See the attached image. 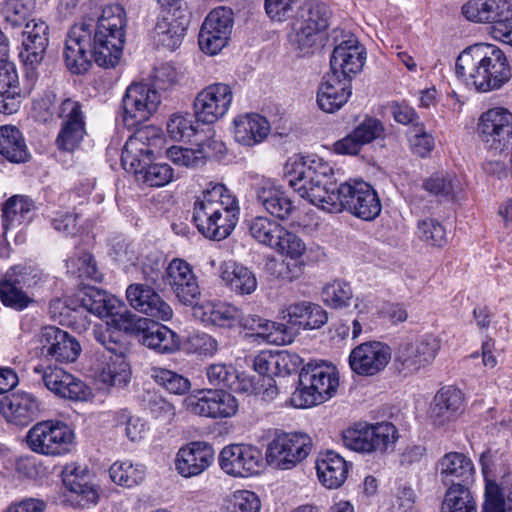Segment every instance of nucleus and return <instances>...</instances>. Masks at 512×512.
Returning <instances> with one entry per match:
<instances>
[{
  "label": "nucleus",
  "instance_id": "f257e3e1",
  "mask_svg": "<svg viewBox=\"0 0 512 512\" xmlns=\"http://www.w3.org/2000/svg\"><path fill=\"white\" fill-rule=\"evenodd\" d=\"M126 24L125 10L119 4L102 7L96 21L83 18L74 24L63 52L67 69L83 74L91 67L92 58L101 67H115L122 56Z\"/></svg>",
  "mask_w": 512,
  "mask_h": 512
},
{
  "label": "nucleus",
  "instance_id": "f03ea898",
  "mask_svg": "<svg viewBox=\"0 0 512 512\" xmlns=\"http://www.w3.org/2000/svg\"><path fill=\"white\" fill-rule=\"evenodd\" d=\"M455 72L480 93L498 90L511 78V69L504 52L486 43H478L463 50L456 60Z\"/></svg>",
  "mask_w": 512,
  "mask_h": 512
},
{
  "label": "nucleus",
  "instance_id": "7ed1b4c3",
  "mask_svg": "<svg viewBox=\"0 0 512 512\" xmlns=\"http://www.w3.org/2000/svg\"><path fill=\"white\" fill-rule=\"evenodd\" d=\"M284 174L300 197L322 210L337 190L332 167L316 156L293 155L284 165Z\"/></svg>",
  "mask_w": 512,
  "mask_h": 512
},
{
  "label": "nucleus",
  "instance_id": "20e7f679",
  "mask_svg": "<svg viewBox=\"0 0 512 512\" xmlns=\"http://www.w3.org/2000/svg\"><path fill=\"white\" fill-rule=\"evenodd\" d=\"M339 386L336 367L325 362L308 364L299 374V387L289 398L295 408H308L333 397Z\"/></svg>",
  "mask_w": 512,
  "mask_h": 512
},
{
  "label": "nucleus",
  "instance_id": "39448f33",
  "mask_svg": "<svg viewBox=\"0 0 512 512\" xmlns=\"http://www.w3.org/2000/svg\"><path fill=\"white\" fill-rule=\"evenodd\" d=\"M348 211L353 216L365 221L374 220L382 210V204L374 188L362 181H348L337 187L324 211L339 213Z\"/></svg>",
  "mask_w": 512,
  "mask_h": 512
},
{
  "label": "nucleus",
  "instance_id": "423d86ee",
  "mask_svg": "<svg viewBox=\"0 0 512 512\" xmlns=\"http://www.w3.org/2000/svg\"><path fill=\"white\" fill-rule=\"evenodd\" d=\"M476 135L488 152H506L512 144V112L505 107L482 112L477 119Z\"/></svg>",
  "mask_w": 512,
  "mask_h": 512
},
{
  "label": "nucleus",
  "instance_id": "0eeeda50",
  "mask_svg": "<svg viewBox=\"0 0 512 512\" xmlns=\"http://www.w3.org/2000/svg\"><path fill=\"white\" fill-rule=\"evenodd\" d=\"M74 433L61 421L46 420L36 423L26 435L28 447L45 456H60L70 452Z\"/></svg>",
  "mask_w": 512,
  "mask_h": 512
},
{
  "label": "nucleus",
  "instance_id": "6e6552de",
  "mask_svg": "<svg viewBox=\"0 0 512 512\" xmlns=\"http://www.w3.org/2000/svg\"><path fill=\"white\" fill-rule=\"evenodd\" d=\"M164 143L161 131L154 126L138 129L126 141L121 155L124 170L135 174L152 162Z\"/></svg>",
  "mask_w": 512,
  "mask_h": 512
},
{
  "label": "nucleus",
  "instance_id": "1a4fd4ad",
  "mask_svg": "<svg viewBox=\"0 0 512 512\" xmlns=\"http://www.w3.org/2000/svg\"><path fill=\"white\" fill-rule=\"evenodd\" d=\"M311 438L303 433H277L266 449V461L270 466L290 470L309 455Z\"/></svg>",
  "mask_w": 512,
  "mask_h": 512
},
{
  "label": "nucleus",
  "instance_id": "9d476101",
  "mask_svg": "<svg viewBox=\"0 0 512 512\" xmlns=\"http://www.w3.org/2000/svg\"><path fill=\"white\" fill-rule=\"evenodd\" d=\"M440 347V341L433 335H425L415 341L404 342L395 352L394 367L404 376L415 374L434 361Z\"/></svg>",
  "mask_w": 512,
  "mask_h": 512
},
{
  "label": "nucleus",
  "instance_id": "9b49d317",
  "mask_svg": "<svg viewBox=\"0 0 512 512\" xmlns=\"http://www.w3.org/2000/svg\"><path fill=\"white\" fill-rule=\"evenodd\" d=\"M238 401L223 389H206L184 398L183 407L193 415L224 419L234 416L238 411Z\"/></svg>",
  "mask_w": 512,
  "mask_h": 512
},
{
  "label": "nucleus",
  "instance_id": "f8f14e48",
  "mask_svg": "<svg viewBox=\"0 0 512 512\" xmlns=\"http://www.w3.org/2000/svg\"><path fill=\"white\" fill-rule=\"evenodd\" d=\"M160 102L158 90L150 84L132 83L122 99V119L125 126L133 128L148 120Z\"/></svg>",
  "mask_w": 512,
  "mask_h": 512
},
{
  "label": "nucleus",
  "instance_id": "ddd939ff",
  "mask_svg": "<svg viewBox=\"0 0 512 512\" xmlns=\"http://www.w3.org/2000/svg\"><path fill=\"white\" fill-rule=\"evenodd\" d=\"M37 275L26 266H14L0 278V300L6 307L16 311L26 309L34 302L26 289L37 283Z\"/></svg>",
  "mask_w": 512,
  "mask_h": 512
},
{
  "label": "nucleus",
  "instance_id": "4468645a",
  "mask_svg": "<svg viewBox=\"0 0 512 512\" xmlns=\"http://www.w3.org/2000/svg\"><path fill=\"white\" fill-rule=\"evenodd\" d=\"M57 115L61 128L56 145L60 150L72 152L80 146L86 134L83 106L75 99L66 98L59 105Z\"/></svg>",
  "mask_w": 512,
  "mask_h": 512
},
{
  "label": "nucleus",
  "instance_id": "2eb2a0df",
  "mask_svg": "<svg viewBox=\"0 0 512 512\" xmlns=\"http://www.w3.org/2000/svg\"><path fill=\"white\" fill-rule=\"evenodd\" d=\"M233 99L232 88L225 83H214L201 90L194 99V116L203 124H213L229 110Z\"/></svg>",
  "mask_w": 512,
  "mask_h": 512
},
{
  "label": "nucleus",
  "instance_id": "dca6fc26",
  "mask_svg": "<svg viewBox=\"0 0 512 512\" xmlns=\"http://www.w3.org/2000/svg\"><path fill=\"white\" fill-rule=\"evenodd\" d=\"M233 26L231 9L219 7L205 18L199 32V47L209 55L220 52L228 43Z\"/></svg>",
  "mask_w": 512,
  "mask_h": 512
},
{
  "label": "nucleus",
  "instance_id": "f3484780",
  "mask_svg": "<svg viewBox=\"0 0 512 512\" xmlns=\"http://www.w3.org/2000/svg\"><path fill=\"white\" fill-rule=\"evenodd\" d=\"M219 465L230 476L249 477L261 470L263 465L262 452L253 445H228L220 452Z\"/></svg>",
  "mask_w": 512,
  "mask_h": 512
},
{
  "label": "nucleus",
  "instance_id": "a211bd4d",
  "mask_svg": "<svg viewBox=\"0 0 512 512\" xmlns=\"http://www.w3.org/2000/svg\"><path fill=\"white\" fill-rule=\"evenodd\" d=\"M391 361V349L380 341H369L356 346L349 355L351 370L360 376H374Z\"/></svg>",
  "mask_w": 512,
  "mask_h": 512
},
{
  "label": "nucleus",
  "instance_id": "6ab92c4d",
  "mask_svg": "<svg viewBox=\"0 0 512 512\" xmlns=\"http://www.w3.org/2000/svg\"><path fill=\"white\" fill-rule=\"evenodd\" d=\"M39 344L42 355L61 363L74 362L81 352L77 339L55 326H47L41 330Z\"/></svg>",
  "mask_w": 512,
  "mask_h": 512
},
{
  "label": "nucleus",
  "instance_id": "aec40b11",
  "mask_svg": "<svg viewBox=\"0 0 512 512\" xmlns=\"http://www.w3.org/2000/svg\"><path fill=\"white\" fill-rule=\"evenodd\" d=\"M229 190L223 184H213L202 193L194 204L193 221L201 234L205 237L212 233L217 219L221 215L224 205V196Z\"/></svg>",
  "mask_w": 512,
  "mask_h": 512
},
{
  "label": "nucleus",
  "instance_id": "412c9836",
  "mask_svg": "<svg viewBox=\"0 0 512 512\" xmlns=\"http://www.w3.org/2000/svg\"><path fill=\"white\" fill-rule=\"evenodd\" d=\"M35 373L41 375L45 387L55 395L70 400H86L90 391L86 384L64 369L57 366L35 367Z\"/></svg>",
  "mask_w": 512,
  "mask_h": 512
},
{
  "label": "nucleus",
  "instance_id": "4be33fe9",
  "mask_svg": "<svg viewBox=\"0 0 512 512\" xmlns=\"http://www.w3.org/2000/svg\"><path fill=\"white\" fill-rule=\"evenodd\" d=\"M214 458L212 445L203 441L190 442L177 452L175 467L181 476L194 477L207 470Z\"/></svg>",
  "mask_w": 512,
  "mask_h": 512
},
{
  "label": "nucleus",
  "instance_id": "5701e85b",
  "mask_svg": "<svg viewBox=\"0 0 512 512\" xmlns=\"http://www.w3.org/2000/svg\"><path fill=\"white\" fill-rule=\"evenodd\" d=\"M365 62L364 48L354 36L339 43L333 50L330 66L331 74L340 78H349L359 73Z\"/></svg>",
  "mask_w": 512,
  "mask_h": 512
},
{
  "label": "nucleus",
  "instance_id": "b1692460",
  "mask_svg": "<svg viewBox=\"0 0 512 512\" xmlns=\"http://www.w3.org/2000/svg\"><path fill=\"white\" fill-rule=\"evenodd\" d=\"M164 282L184 304H192L200 294L197 278L191 266L182 259H173L169 263Z\"/></svg>",
  "mask_w": 512,
  "mask_h": 512
},
{
  "label": "nucleus",
  "instance_id": "393cba45",
  "mask_svg": "<svg viewBox=\"0 0 512 512\" xmlns=\"http://www.w3.org/2000/svg\"><path fill=\"white\" fill-rule=\"evenodd\" d=\"M23 50L20 57L26 66L34 69L44 59L49 45V27L41 19H31L22 30Z\"/></svg>",
  "mask_w": 512,
  "mask_h": 512
},
{
  "label": "nucleus",
  "instance_id": "a878e982",
  "mask_svg": "<svg viewBox=\"0 0 512 512\" xmlns=\"http://www.w3.org/2000/svg\"><path fill=\"white\" fill-rule=\"evenodd\" d=\"M130 305L141 313L162 321L173 316L172 308L152 288L144 284H131L126 290Z\"/></svg>",
  "mask_w": 512,
  "mask_h": 512
},
{
  "label": "nucleus",
  "instance_id": "bb28decb",
  "mask_svg": "<svg viewBox=\"0 0 512 512\" xmlns=\"http://www.w3.org/2000/svg\"><path fill=\"white\" fill-rule=\"evenodd\" d=\"M437 469L441 482L446 486L461 485L468 488L475 475V467L472 460L460 452H448L437 463Z\"/></svg>",
  "mask_w": 512,
  "mask_h": 512
},
{
  "label": "nucleus",
  "instance_id": "cd10ccee",
  "mask_svg": "<svg viewBox=\"0 0 512 512\" xmlns=\"http://www.w3.org/2000/svg\"><path fill=\"white\" fill-rule=\"evenodd\" d=\"M385 128L376 118L366 117L351 133L334 143V151L342 155H357L362 147L382 138Z\"/></svg>",
  "mask_w": 512,
  "mask_h": 512
},
{
  "label": "nucleus",
  "instance_id": "c85d7f7f",
  "mask_svg": "<svg viewBox=\"0 0 512 512\" xmlns=\"http://www.w3.org/2000/svg\"><path fill=\"white\" fill-rule=\"evenodd\" d=\"M188 25L185 11L182 9L161 10L154 28L157 42L170 50L177 48Z\"/></svg>",
  "mask_w": 512,
  "mask_h": 512
},
{
  "label": "nucleus",
  "instance_id": "c756f323",
  "mask_svg": "<svg viewBox=\"0 0 512 512\" xmlns=\"http://www.w3.org/2000/svg\"><path fill=\"white\" fill-rule=\"evenodd\" d=\"M462 14L472 22H495L496 27L512 18L508 0H470L462 6Z\"/></svg>",
  "mask_w": 512,
  "mask_h": 512
},
{
  "label": "nucleus",
  "instance_id": "7c9ffc66",
  "mask_svg": "<svg viewBox=\"0 0 512 512\" xmlns=\"http://www.w3.org/2000/svg\"><path fill=\"white\" fill-rule=\"evenodd\" d=\"M282 320L303 330L322 327L328 321L327 312L318 304L300 301L284 306L280 310Z\"/></svg>",
  "mask_w": 512,
  "mask_h": 512
},
{
  "label": "nucleus",
  "instance_id": "2f4dec72",
  "mask_svg": "<svg viewBox=\"0 0 512 512\" xmlns=\"http://www.w3.org/2000/svg\"><path fill=\"white\" fill-rule=\"evenodd\" d=\"M0 412L8 422L25 426L37 417L39 402L31 393L16 392L1 400Z\"/></svg>",
  "mask_w": 512,
  "mask_h": 512
},
{
  "label": "nucleus",
  "instance_id": "473e14b6",
  "mask_svg": "<svg viewBox=\"0 0 512 512\" xmlns=\"http://www.w3.org/2000/svg\"><path fill=\"white\" fill-rule=\"evenodd\" d=\"M352 85L349 78L338 74H327L317 93V103L323 111L334 113L345 105L351 96Z\"/></svg>",
  "mask_w": 512,
  "mask_h": 512
},
{
  "label": "nucleus",
  "instance_id": "72a5a7b5",
  "mask_svg": "<svg viewBox=\"0 0 512 512\" xmlns=\"http://www.w3.org/2000/svg\"><path fill=\"white\" fill-rule=\"evenodd\" d=\"M16 66L8 59L0 60V113H16L22 102Z\"/></svg>",
  "mask_w": 512,
  "mask_h": 512
},
{
  "label": "nucleus",
  "instance_id": "f704fd0d",
  "mask_svg": "<svg viewBox=\"0 0 512 512\" xmlns=\"http://www.w3.org/2000/svg\"><path fill=\"white\" fill-rule=\"evenodd\" d=\"M316 472L323 486L328 489H337L348 477L349 464L340 454L326 451L317 457Z\"/></svg>",
  "mask_w": 512,
  "mask_h": 512
},
{
  "label": "nucleus",
  "instance_id": "c9c22d12",
  "mask_svg": "<svg viewBox=\"0 0 512 512\" xmlns=\"http://www.w3.org/2000/svg\"><path fill=\"white\" fill-rule=\"evenodd\" d=\"M234 138L243 146H254L261 143L270 133L267 119L256 113L237 116L234 121Z\"/></svg>",
  "mask_w": 512,
  "mask_h": 512
},
{
  "label": "nucleus",
  "instance_id": "e433bc0d",
  "mask_svg": "<svg viewBox=\"0 0 512 512\" xmlns=\"http://www.w3.org/2000/svg\"><path fill=\"white\" fill-rule=\"evenodd\" d=\"M256 198L270 215L281 220L289 218L295 210L288 194L269 181H264L257 187Z\"/></svg>",
  "mask_w": 512,
  "mask_h": 512
},
{
  "label": "nucleus",
  "instance_id": "4c0bfd02",
  "mask_svg": "<svg viewBox=\"0 0 512 512\" xmlns=\"http://www.w3.org/2000/svg\"><path fill=\"white\" fill-rule=\"evenodd\" d=\"M139 341L146 347L162 354H171L179 350L180 337L165 325L149 322L144 325Z\"/></svg>",
  "mask_w": 512,
  "mask_h": 512
},
{
  "label": "nucleus",
  "instance_id": "58836bf2",
  "mask_svg": "<svg viewBox=\"0 0 512 512\" xmlns=\"http://www.w3.org/2000/svg\"><path fill=\"white\" fill-rule=\"evenodd\" d=\"M62 477L64 486L76 496L75 499L80 505L97 503L98 492L89 483L85 469H81L74 463L67 464L62 471Z\"/></svg>",
  "mask_w": 512,
  "mask_h": 512
},
{
  "label": "nucleus",
  "instance_id": "ea45409f",
  "mask_svg": "<svg viewBox=\"0 0 512 512\" xmlns=\"http://www.w3.org/2000/svg\"><path fill=\"white\" fill-rule=\"evenodd\" d=\"M193 316L205 325L231 327L238 318V310L223 302L203 301L193 307Z\"/></svg>",
  "mask_w": 512,
  "mask_h": 512
},
{
  "label": "nucleus",
  "instance_id": "a19ab883",
  "mask_svg": "<svg viewBox=\"0 0 512 512\" xmlns=\"http://www.w3.org/2000/svg\"><path fill=\"white\" fill-rule=\"evenodd\" d=\"M34 208L33 201L27 196L14 195L10 197L2 208L3 236L10 229L29 223L32 219Z\"/></svg>",
  "mask_w": 512,
  "mask_h": 512
},
{
  "label": "nucleus",
  "instance_id": "79ce46f5",
  "mask_svg": "<svg viewBox=\"0 0 512 512\" xmlns=\"http://www.w3.org/2000/svg\"><path fill=\"white\" fill-rule=\"evenodd\" d=\"M0 154L11 163H24L30 158L24 136L16 126H0Z\"/></svg>",
  "mask_w": 512,
  "mask_h": 512
},
{
  "label": "nucleus",
  "instance_id": "37998d69",
  "mask_svg": "<svg viewBox=\"0 0 512 512\" xmlns=\"http://www.w3.org/2000/svg\"><path fill=\"white\" fill-rule=\"evenodd\" d=\"M221 278L231 290L241 295H249L257 288L255 274L234 262L224 263L221 267Z\"/></svg>",
  "mask_w": 512,
  "mask_h": 512
},
{
  "label": "nucleus",
  "instance_id": "c03bdc74",
  "mask_svg": "<svg viewBox=\"0 0 512 512\" xmlns=\"http://www.w3.org/2000/svg\"><path fill=\"white\" fill-rule=\"evenodd\" d=\"M241 324L250 330H258L257 334L265 337L268 342L278 345L289 344L293 335L284 324L264 320L258 316H248L241 319Z\"/></svg>",
  "mask_w": 512,
  "mask_h": 512
},
{
  "label": "nucleus",
  "instance_id": "a18cd8bd",
  "mask_svg": "<svg viewBox=\"0 0 512 512\" xmlns=\"http://www.w3.org/2000/svg\"><path fill=\"white\" fill-rule=\"evenodd\" d=\"M106 362L98 373V379L111 387H125L131 379V371L125 355L104 356Z\"/></svg>",
  "mask_w": 512,
  "mask_h": 512
},
{
  "label": "nucleus",
  "instance_id": "49530a36",
  "mask_svg": "<svg viewBox=\"0 0 512 512\" xmlns=\"http://www.w3.org/2000/svg\"><path fill=\"white\" fill-rule=\"evenodd\" d=\"M221 215L212 228V233H209L207 238L213 240H223L228 237L238 222L240 207L236 197L232 193L224 196V205Z\"/></svg>",
  "mask_w": 512,
  "mask_h": 512
},
{
  "label": "nucleus",
  "instance_id": "de8ad7c7",
  "mask_svg": "<svg viewBox=\"0 0 512 512\" xmlns=\"http://www.w3.org/2000/svg\"><path fill=\"white\" fill-rule=\"evenodd\" d=\"M423 189L442 200L452 201L460 192L461 187L454 174L439 172L423 182Z\"/></svg>",
  "mask_w": 512,
  "mask_h": 512
},
{
  "label": "nucleus",
  "instance_id": "09e8293b",
  "mask_svg": "<svg viewBox=\"0 0 512 512\" xmlns=\"http://www.w3.org/2000/svg\"><path fill=\"white\" fill-rule=\"evenodd\" d=\"M81 305L89 313L104 318L114 313L113 309L120 308V301L105 291L89 288L81 299Z\"/></svg>",
  "mask_w": 512,
  "mask_h": 512
},
{
  "label": "nucleus",
  "instance_id": "8fccbe9b",
  "mask_svg": "<svg viewBox=\"0 0 512 512\" xmlns=\"http://www.w3.org/2000/svg\"><path fill=\"white\" fill-rule=\"evenodd\" d=\"M441 512H477L470 489L459 484L448 487L442 500Z\"/></svg>",
  "mask_w": 512,
  "mask_h": 512
},
{
  "label": "nucleus",
  "instance_id": "3c124183",
  "mask_svg": "<svg viewBox=\"0 0 512 512\" xmlns=\"http://www.w3.org/2000/svg\"><path fill=\"white\" fill-rule=\"evenodd\" d=\"M111 480L122 487L132 488L142 483L146 476L145 467L130 461H116L109 469Z\"/></svg>",
  "mask_w": 512,
  "mask_h": 512
},
{
  "label": "nucleus",
  "instance_id": "603ef678",
  "mask_svg": "<svg viewBox=\"0 0 512 512\" xmlns=\"http://www.w3.org/2000/svg\"><path fill=\"white\" fill-rule=\"evenodd\" d=\"M35 5L36 0H6L1 9L5 24L12 29L24 28Z\"/></svg>",
  "mask_w": 512,
  "mask_h": 512
},
{
  "label": "nucleus",
  "instance_id": "864d4df0",
  "mask_svg": "<svg viewBox=\"0 0 512 512\" xmlns=\"http://www.w3.org/2000/svg\"><path fill=\"white\" fill-rule=\"evenodd\" d=\"M284 226L264 216L253 218L249 222L250 235L259 243L273 248Z\"/></svg>",
  "mask_w": 512,
  "mask_h": 512
},
{
  "label": "nucleus",
  "instance_id": "5fc2aeb1",
  "mask_svg": "<svg viewBox=\"0 0 512 512\" xmlns=\"http://www.w3.org/2000/svg\"><path fill=\"white\" fill-rule=\"evenodd\" d=\"M371 449L374 454H384L398 439V431L390 422L369 424Z\"/></svg>",
  "mask_w": 512,
  "mask_h": 512
},
{
  "label": "nucleus",
  "instance_id": "6e6d98bb",
  "mask_svg": "<svg viewBox=\"0 0 512 512\" xmlns=\"http://www.w3.org/2000/svg\"><path fill=\"white\" fill-rule=\"evenodd\" d=\"M136 180L150 187H163L174 179L172 167L166 163H148L135 174Z\"/></svg>",
  "mask_w": 512,
  "mask_h": 512
},
{
  "label": "nucleus",
  "instance_id": "4d7b16f0",
  "mask_svg": "<svg viewBox=\"0 0 512 512\" xmlns=\"http://www.w3.org/2000/svg\"><path fill=\"white\" fill-rule=\"evenodd\" d=\"M343 445L355 452L372 454L368 423H357L342 433Z\"/></svg>",
  "mask_w": 512,
  "mask_h": 512
},
{
  "label": "nucleus",
  "instance_id": "13d9d810",
  "mask_svg": "<svg viewBox=\"0 0 512 512\" xmlns=\"http://www.w3.org/2000/svg\"><path fill=\"white\" fill-rule=\"evenodd\" d=\"M331 12L329 8L320 2H308L302 9L298 22L310 26L317 33H322L329 26Z\"/></svg>",
  "mask_w": 512,
  "mask_h": 512
},
{
  "label": "nucleus",
  "instance_id": "bf43d9fd",
  "mask_svg": "<svg viewBox=\"0 0 512 512\" xmlns=\"http://www.w3.org/2000/svg\"><path fill=\"white\" fill-rule=\"evenodd\" d=\"M225 512H259V497L249 490H237L227 496L223 505Z\"/></svg>",
  "mask_w": 512,
  "mask_h": 512
},
{
  "label": "nucleus",
  "instance_id": "052dcab7",
  "mask_svg": "<svg viewBox=\"0 0 512 512\" xmlns=\"http://www.w3.org/2000/svg\"><path fill=\"white\" fill-rule=\"evenodd\" d=\"M272 249L291 260L297 261L306 252V244L297 234L284 227Z\"/></svg>",
  "mask_w": 512,
  "mask_h": 512
},
{
  "label": "nucleus",
  "instance_id": "680f3d73",
  "mask_svg": "<svg viewBox=\"0 0 512 512\" xmlns=\"http://www.w3.org/2000/svg\"><path fill=\"white\" fill-rule=\"evenodd\" d=\"M322 300L332 308H343L349 305L353 298L351 286L342 281H333L324 286Z\"/></svg>",
  "mask_w": 512,
  "mask_h": 512
},
{
  "label": "nucleus",
  "instance_id": "e2e57ef3",
  "mask_svg": "<svg viewBox=\"0 0 512 512\" xmlns=\"http://www.w3.org/2000/svg\"><path fill=\"white\" fill-rule=\"evenodd\" d=\"M114 313L109 314L111 323L119 331H124L131 334H138L140 336L142 329L147 324L146 318H140L127 310L120 302V308L113 309Z\"/></svg>",
  "mask_w": 512,
  "mask_h": 512
},
{
  "label": "nucleus",
  "instance_id": "0e129e2a",
  "mask_svg": "<svg viewBox=\"0 0 512 512\" xmlns=\"http://www.w3.org/2000/svg\"><path fill=\"white\" fill-rule=\"evenodd\" d=\"M152 377L159 385L173 394H185L191 387L189 379L165 368H154Z\"/></svg>",
  "mask_w": 512,
  "mask_h": 512
},
{
  "label": "nucleus",
  "instance_id": "69168bd1",
  "mask_svg": "<svg viewBox=\"0 0 512 512\" xmlns=\"http://www.w3.org/2000/svg\"><path fill=\"white\" fill-rule=\"evenodd\" d=\"M408 139L412 151L420 157H426L435 146L434 137L422 122H415L409 127Z\"/></svg>",
  "mask_w": 512,
  "mask_h": 512
},
{
  "label": "nucleus",
  "instance_id": "338daca9",
  "mask_svg": "<svg viewBox=\"0 0 512 512\" xmlns=\"http://www.w3.org/2000/svg\"><path fill=\"white\" fill-rule=\"evenodd\" d=\"M417 235L430 246L442 247L447 242L444 226L432 218H426L418 222Z\"/></svg>",
  "mask_w": 512,
  "mask_h": 512
},
{
  "label": "nucleus",
  "instance_id": "774afa93",
  "mask_svg": "<svg viewBox=\"0 0 512 512\" xmlns=\"http://www.w3.org/2000/svg\"><path fill=\"white\" fill-rule=\"evenodd\" d=\"M319 33L311 29L310 26H305L297 22L294 26V32L290 36V41L293 47L299 51L301 55H306L311 52V49L316 44Z\"/></svg>",
  "mask_w": 512,
  "mask_h": 512
}]
</instances>
